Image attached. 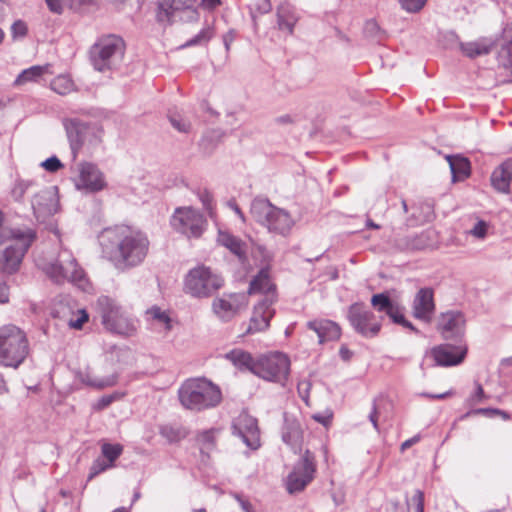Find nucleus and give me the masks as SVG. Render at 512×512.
I'll return each mask as SVG.
<instances>
[{
	"mask_svg": "<svg viewBox=\"0 0 512 512\" xmlns=\"http://www.w3.org/2000/svg\"><path fill=\"white\" fill-rule=\"evenodd\" d=\"M103 254L120 270L140 265L149 250L147 236L128 226L105 229L100 237Z\"/></svg>",
	"mask_w": 512,
	"mask_h": 512,
	"instance_id": "nucleus-1",
	"label": "nucleus"
},
{
	"mask_svg": "<svg viewBox=\"0 0 512 512\" xmlns=\"http://www.w3.org/2000/svg\"><path fill=\"white\" fill-rule=\"evenodd\" d=\"M181 405L191 411L217 407L222 401L220 388L206 378H190L178 390Z\"/></svg>",
	"mask_w": 512,
	"mask_h": 512,
	"instance_id": "nucleus-2",
	"label": "nucleus"
},
{
	"mask_svg": "<svg viewBox=\"0 0 512 512\" xmlns=\"http://www.w3.org/2000/svg\"><path fill=\"white\" fill-rule=\"evenodd\" d=\"M63 126L74 157L81 151L92 154L102 147L104 129L100 124L68 118L63 120Z\"/></svg>",
	"mask_w": 512,
	"mask_h": 512,
	"instance_id": "nucleus-3",
	"label": "nucleus"
},
{
	"mask_svg": "<svg viewBox=\"0 0 512 512\" xmlns=\"http://www.w3.org/2000/svg\"><path fill=\"white\" fill-rule=\"evenodd\" d=\"M42 269L56 283L67 280L85 292L91 287L84 270L78 265L72 252L67 249L60 250L56 260L46 264Z\"/></svg>",
	"mask_w": 512,
	"mask_h": 512,
	"instance_id": "nucleus-4",
	"label": "nucleus"
},
{
	"mask_svg": "<svg viewBox=\"0 0 512 512\" xmlns=\"http://www.w3.org/2000/svg\"><path fill=\"white\" fill-rule=\"evenodd\" d=\"M252 217L266 227L269 232L286 236L290 233L295 224L290 213L282 208L276 207L269 200L255 198L250 207Z\"/></svg>",
	"mask_w": 512,
	"mask_h": 512,
	"instance_id": "nucleus-5",
	"label": "nucleus"
},
{
	"mask_svg": "<svg viewBox=\"0 0 512 512\" xmlns=\"http://www.w3.org/2000/svg\"><path fill=\"white\" fill-rule=\"evenodd\" d=\"M29 354V342L23 330L15 325L0 328V364L17 368Z\"/></svg>",
	"mask_w": 512,
	"mask_h": 512,
	"instance_id": "nucleus-6",
	"label": "nucleus"
},
{
	"mask_svg": "<svg viewBox=\"0 0 512 512\" xmlns=\"http://www.w3.org/2000/svg\"><path fill=\"white\" fill-rule=\"evenodd\" d=\"M35 238L36 233L31 228L12 229L7 244L0 254V268L8 273L14 272Z\"/></svg>",
	"mask_w": 512,
	"mask_h": 512,
	"instance_id": "nucleus-7",
	"label": "nucleus"
},
{
	"mask_svg": "<svg viewBox=\"0 0 512 512\" xmlns=\"http://www.w3.org/2000/svg\"><path fill=\"white\" fill-rule=\"evenodd\" d=\"M125 53L124 41L115 35L99 39L90 50L93 67L100 72L116 69Z\"/></svg>",
	"mask_w": 512,
	"mask_h": 512,
	"instance_id": "nucleus-8",
	"label": "nucleus"
},
{
	"mask_svg": "<svg viewBox=\"0 0 512 512\" xmlns=\"http://www.w3.org/2000/svg\"><path fill=\"white\" fill-rule=\"evenodd\" d=\"M97 308L104 327L115 334L131 336L136 332L135 321L111 298L101 296Z\"/></svg>",
	"mask_w": 512,
	"mask_h": 512,
	"instance_id": "nucleus-9",
	"label": "nucleus"
},
{
	"mask_svg": "<svg viewBox=\"0 0 512 512\" xmlns=\"http://www.w3.org/2000/svg\"><path fill=\"white\" fill-rule=\"evenodd\" d=\"M224 286V279L209 267L191 269L184 280V291L194 298H209Z\"/></svg>",
	"mask_w": 512,
	"mask_h": 512,
	"instance_id": "nucleus-10",
	"label": "nucleus"
},
{
	"mask_svg": "<svg viewBox=\"0 0 512 512\" xmlns=\"http://www.w3.org/2000/svg\"><path fill=\"white\" fill-rule=\"evenodd\" d=\"M170 224L174 231L187 238H199L206 228L207 221L200 211L185 206L175 209Z\"/></svg>",
	"mask_w": 512,
	"mask_h": 512,
	"instance_id": "nucleus-11",
	"label": "nucleus"
},
{
	"mask_svg": "<svg viewBox=\"0 0 512 512\" xmlns=\"http://www.w3.org/2000/svg\"><path fill=\"white\" fill-rule=\"evenodd\" d=\"M290 371L289 358L280 352L260 357L254 366V374L268 381L284 385Z\"/></svg>",
	"mask_w": 512,
	"mask_h": 512,
	"instance_id": "nucleus-12",
	"label": "nucleus"
},
{
	"mask_svg": "<svg viewBox=\"0 0 512 512\" xmlns=\"http://www.w3.org/2000/svg\"><path fill=\"white\" fill-rule=\"evenodd\" d=\"M249 305V297L245 292L223 293L213 299L211 310L222 322H229L245 311Z\"/></svg>",
	"mask_w": 512,
	"mask_h": 512,
	"instance_id": "nucleus-13",
	"label": "nucleus"
},
{
	"mask_svg": "<svg viewBox=\"0 0 512 512\" xmlns=\"http://www.w3.org/2000/svg\"><path fill=\"white\" fill-rule=\"evenodd\" d=\"M316 466L313 454L306 450L294 465L286 480V488L290 494L298 493L313 480Z\"/></svg>",
	"mask_w": 512,
	"mask_h": 512,
	"instance_id": "nucleus-14",
	"label": "nucleus"
},
{
	"mask_svg": "<svg viewBox=\"0 0 512 512\" xmlns=\"http://www.w3.org/2000/svg\"><path fill=\"white\" fill-rule=\"evenodd\" d=\"M348 320L357 333L367 338L375 337L381 329V320L361 303L349 307Z\"/></svg>",
	"mask_w": 512,
	"mask_h": 512,
	"instance_id": "nucleus-15",
	"label": "nucleus"
},
{
	"mask_svg": "<svg viewBox=\"0 0 512 512\" xmlns=\"http://www.w3.org/2000/svg\"><path fill=\"white\" fill-rule=\"evenodd\" d=\"M75 187L85 193H97L107 187V181L100 168L91 162H81L78 165V176Z\"/></svg>",
	"mask_w": 512,
	"mask_h": 512,
	"instance_id": "nucleus-16",
	"label": "nucleus"
},
{
	"mask_svg": "<svg viewBox=\"0 0 512 512\" xmlns=\"http://www.w3.org/2000/svg\"><path fill=\"white\" fill-rule=\"evenodd\" d=\"M233 434L238 436L251 449L260 446V433L257 420L247 412H241L232 422Z\"/></svg>",
	"mask_w": 512,
	"mask_h": 512,
	"instance_id": "nucleus-17",
	"label": "nucleus"
},
{
	"mask_svg": "<svg viewBox=\"0 0 512 512\" xmlns=\"http://www.w3.org/2000/svg\"><path fill=\"white\" fill-rule=\"evenodd\" d=\"M31 205L37 220L41 222L46 221V219L55 214L58 209L56 187L39 190L33 196Z\"/></svg>",
	"mask_w": 512,
	"mask_h": 512,
	"instance_id": "nucleus-18",
	"label": "nucleus"
},
{
	"mask_svg": "<svg viewBox=\"0 0 512 512\" xmlns=\"http://www.w3.org/2000/svg\"><path fill=\"white\" fill-rule=\"evenodd\" d=\"M467 353L464 344H441L431 350V355L438 366H456L463 362Z\"/></svg>",
	"mask_w": 512,
	"mask_h": 512,
	"instance_id": "nucleus-19",
	"label": "nucleus"
},
{
	"mask_svg": "<svg viewBox=\"0 0 512 512\" xmlns=\"http://www.w3.org/2000/svg\"><path fill=\"white\" fill-rule=\"evenodd\" d=\"M274 299L270 296L267 299H262L254 307L253 313L250 319V324L246 330V333L252 334L266 330L270 325V320L275 314V310L272 308Z\"/></svg>",
	"mask_w": 512,
	"mask_h": 512,
	"instance_id": "nucleus-20",
	"label": "nucleus"
},
{
	"mask_svg": "<svg viewBox=\"0 0 512 512\" xmlns=\"http://www.w3.org/2000/svg\"><path fill=\"white\" fill-rule=\"evenodd\" d=\"M464 315L459 311L442 313L438 320V330L445 339H457L463 336L465 329Z\"/></svg>",
	"mask_w": 512,
	"mask_h": 512,
	"instance_id": "nucleus-21",
	"label": "nucleus"
},
{
	"mask_svg": "<svg viewBox=\"0 0 512 512\" xmlns=\"http://www.w3.org/2000/svg\"><path fill=\"white\" fill-rule=\"evenodd\" d=\"M196 2L197 0H163L159 6L158 20L173 23L182 19L180 14L184 11L197 14L194 10Z\"/></svg>",
	"mask_w": 512,
	"mask_h": 512,
	"instance_id": "nucleus-22",
	"label": "nucleus"
},
{
	"mask_svg": "<svg viewBox=\"0 0 512 512\" xmlns=\"http://www.w3.org/2000/svg\"><path fill=\"white\" fill-rule=\"evenodd\" d=\"M435 310L433 291L430 288L420 289L413 301V314L417 319L430 322Z\"/></svg>",
	"mask_w": 512,
	"mask_h": 512,
	"instance_id": "nucleus-23",
	"label": "nucleus"
},
{
	"mask_svg": "<svg viewBox=\"0 0 512 512\" xmlns=\"http://www.w3.org/2000/svg\"><path fill=\"white\" fill-rule=\"evenodd\" d=\"M76 377L84 385L99 390L115 386L118 382L117 373L101 377L94 375L89 368L77 371Z\"/></svg>",
	"mask_w": 512,
	"mask_h": 512,
	"instance_id": "nucleus-24",
	"label": "nucleus"
},
{
	"mask_svg": "<svg viewBox=\"0 0 512 512\" xmlns=\"http://www.w3.org/2000/svg\"><path fill=\"white\" fill-rule=\"evenodd\" d=\"M255 293H262L264 295L263 299H267L272 296L274 303L276 302V287L272 283L267 269L260 270L259 273L251 280L247 294Z\"/></svg>",
	"mask_w": 512,
	"mask_h": 512,
	"instance_id": "nucleus-25",
	"label": "nucleus"
},
{
	"mask_svg": "<svg viewBox=\"0 0 512 512\" xmlns=\"http://www.w3.org/2000/svg\"><path fill=\"white\" fill-rule=\"evenodd\" d=\"M308 328L313 330L320 344L339 339L341 335L340 327L330 320H315L308 322Z\"/></svg>",
	"mask_w": 512,
	"mask_h": 512,
	"instance_id": "nucleus-26",
	"label": "nucleus"
},
{
	"mask_svg": "<svg viewBox=\"0 0 512 512\" xmlns=\"http://www.w3.org/2000/svg\"><path fill=\"white\" fill-rule=\"evenodd\" d=\"M453 182L462 181L470 175V162L459 155H447Z\"/></svg>",
	"mask_w": 512,
	"mask_h": 512,
	"instance_id": "nucleus-27",
	"label": "nucleus"
},
{
	"mask_svg": "<svg viewBox=\"0 0 512 512\" xmlns=\"http://www.w3.org/2000/svg\"><path fill=\"white\" fill-rule=\"evenodd\" d=\"M297 21L298 16L291 5L282 4L277 8V24L280 30L292 34Z\"/></svg>",
	"mask_w": 512,
	"mask_h": 512,
	"instance_id": "nucleus-28",
	"label": "nucleus"
},
{
	"mask_svg": "<svg viewBox=\"0 0 512 512\" xmlns=\"http://www.w3.org/2000/svg\"><path fill=\"white\" fill-rule=\"evenodd\" d=\"M493 46L494 42L486 38L472 42L460 43L462 53L469 58L487 55L490 53Z\"/></svg>",
	"mask_w": 512,
	"mask_h": 512,
	"instance_id": "nucleus-29",
	"label": "nucleus"
},
{
	"mask_svg": "<svg viewBox=\"0 0 512 512\" xmlns=\"http://www.w3.org/2000/svg\"><path fill=\"white\" fill-rule=\"evenodd\" d=\"M302 429L297 421H286L283 431L282 439L294 451L300 448L302 443Z\"/></svg>",
	"mask_w": 512,
	"mask_h": 512,
	"instance_id": "nucleus-30",
	"label": "nucleus"
},
{
	"mask_svg": "<svg viewBox=\"0 0 512 512\" xmlns=\"http://www.w3.org/2000/svg\"><path fill=\"white\" fill-rule=\"evenodd\" d=\"M217 241L220 245L229 249L239 259H244L246 255L245 244L234 235L227 231L219 230Z\"/></svg>",
	"mask_w": 512,
	"mask_h": 512,
	"instance_id": "nucleus-31",
	"label": "nucleus"
},
{
	"mask_svg": "<svg viewBox=\"0 0 512 512\" xmlns=\"http://www.w3.org/2000/svg\"><path fill=\"white\" fill-rule=\"evenodd\" d=\"M226 358L239 369H247L254 374V366H256V361L252 358L250 353L240 349H235L227 353Z\"/></svg>",
	"mask_w": 512,
	"mask_h": 512,
	"instance_id": "nucleus-32",
	"label": "nucleus"
},
{
	"mask_svg": "<svg viewBox=\"0 0 512 512\" xmlns=\"http://www.w3.org/2000/svg\"><path fill=\"white\" fill-rule=\"evenodd\" d=\"M50 65H35L23 70L15 80L16 85H23L28 82H37L45 73L48 72Z\"/></svg>",
	"mask_w": 512,
	"mask_h": 512,
	"instance_id": "nucleus-33",
	"label": "nucleus"
},
{
	"mask_svg": "<svg viewBox=\"0 0 512 512\" xmlns=\"http://www.w3.org/2000/svg\"><path fill=\"white\" fill-rule=\"evenodd\" d=\"M214 34L215 32L213 26L207 24L200 30L198 34L181 45V48L205 45L213 38Z\"/></svg>",
	"mask_w": 512,
	"mask_h": 512,
	"instance_id": "nucleus-34",
	"label": "nucleus"
},
{
	"mask_svg": "<svg viewBox=\"0 0 512 512\" xmlns=\"http://www.w3.org/2000/svg\"><path fill=\"white\" fill-rule=\"evenodd\" d=\"M511 180L512 178L506 175L501 166L495 169L491 175V183L493 187L503 193H507L509 191Z\"/></svg>",
	"mask_w": 512,
	"mask_h": 512,
	"instance_id": "nucleus-35",
	"label": "nucleus"
},
{
	"mask_svg": "<svg viewBox=\"0 0 512 512\" xmlns=\"http://www.w3.org/2000/svg\"><path fill=\"white\" fill-rule=\"evenodd\" d=\"M51 89L59 95H67L74 90V83L67 75H60L51 82Z\"/></svg>",
	"mask_w": 512,
	"mask_h": 512,
	"instance_id": "nucleus-36",
	"label": "nucleus"
},
{
	"mask_svg": "<svg viewBox=\"0 0 512 512\" xmlns=\"http://www.w3.org/2000/svg\"><path fill=\"white\" fill-rule=\"evenodd\" d=\"M160 434L162 437L167 439L168 442L174 443L178 442L181 439L185 438L187 432L182 427L172 426V425H164L160 428Z\"/></svg>",
	"mask_w": 512,
	"mask_h": 512,
	"instance_id": "nucleus-37",
	"label": "nucleus"
},
{
	"mask_svg": "<svg viewBox=\"0 0 512 512\" xmlns=\"http://www.w3.org/2000/svg\"><path fill=\"white\" fill-rule=\"evenodd\" d=\"M371 304L377 311L384 312L386 315L392 313V308L395 306L390 298L384 293L373 295Z\"/></svg>",
	"mask_w": 512,
	"mask_h": 512,
	"instance_id": "nucleus-38",
	"label": "nucleus"
},
{
	"mask_svg": "<svg viewBox=\"0 0 512 512\" xmlns=\"http://www.w3.org/2000/svg\"><path fill=\"white\" fill-rule=\"evenodd\" d=\"M123 446L120 444L104 443L101 446V453L108 463L114 466L116 459L122 454Z\"/></svg>",
	"mask_w": 512,
	"mask_h": 512,
	"instance_id": "nucleus-39",
	"label": "nucleus"
},
{
	"mask_svg": "<svg viewBox=\"0 0 512 512\" xmlns=\"http://www.w3.org/2000/svg\"><path fill=\"white\" fill-rule=\"evenodd\" d=\"M34 185L35 183L32 180L18 179L11 190V196L15 201L20 202L23 200L26 191Z\"/></svg>",
	"mask_w": 512,
	"mask_h": 512,
	"instance_id": "nucleus-40",
	"label": "nucleus"
},
{
	"mask_svg": "<svg viewBox=\"0 0 512 512\" xmlns=\"http://www.w3.org/2000/svg\"><path fill=\"white\" fill-rule=\"evenodd\" d=\"M168 119L173 128L178 132L188 133L191 129V123L177 112L170 113Z\"/></svg>",
	"mask_w": 512,
	"mask_h": 512,
	"instance_id": "nucleus-41",
	"label": "nucleus"
},
{
	"mask_svg": "<svg viewBox=\"0 0 512 512\" xmlns=\"http://www.w3.org/2000/svg\"><path fill=\"white\" fill-rule=\"evenodd\" d=\"M499 62L511 72L509 82H512V42L502 46L499 52Z\"/></svg>",
	"mask_w": 512,
	"mask_h": 512,
	"instance_id": "nucleus-42",
	"label": "nucleus"
},
{
	"mask_svg": "<svg viewBox=\"0 0 512 512\" xmlns=\"http://www.w3.org/2000/svg\"><path fill=\"white\" fill-rule=\"evenodd\" d=\"M147 314H149L152 319L157 320L159 323L163 324L165 326L166 330H170L171 324H170V317L167 315L166 312L162 311L158 307H152L147 311Z\"/></svg>",
	"mask_w": 512,
	"mask_h": 512,
	"instance_id": "nucleus-43",
	"label": "nucleus"
},
{
	"mask_svg": "<svg viewBox=\"0 0 512 512\" xmlns=\"http://www.w3.org/2000/svg\"><path fill=\"white\" fill-rule=\"evenodd\" d=\"M123 397L122 393L114 392L109 395L102 396L93 406L95 410H103L107 408L111 403H113L116 400H119Z\"/></svg>",
	"mask_w": 512,
	"mask_h": 512,
	"instance_id": "nucleus-44",
	"label": "nucleus"
},
{
	"mask_svg": "<svg viewBox=\"0 0 512 512\" xmlns=\"http://www.w3.org/2000/svg\"><path fill=\"white\" fill-rule=\"evenodd\" d=\"M401 8L408 13L419 12L426 4L427 0H398Z\"/></svg>",
	"mask_w": 512,
	"mask_h": 512,
	"instance_id": "nucleus-45",
	"label": "nucleus"
},
{
	"mask_svg": "<svg viewBox=\"0 0 512 512\" xmlns=\"http://www.w3.org/2000/svg\"><path fill=\"white\" fill-rule=\"evenodd\" d=\"M388 316L392 319V321L396 324H400L406 328H409L413 331H417L415 327L412 325L411 322L407 321L403 315V313L400 311L398 306H394L392 308V313H389Z\"/></svg>",
	"mask_w": 512,
	"mask_h": 512,
	"instance_id": "nucleus-46",
	"label": "nucleus"
},
{
	"mask_svg": "<svg viewBox=\"0 0 512 512\" xmlns=\"http://www.w3.org/2000/svg\"><path fill=\"white\" fill-rule=\"evenodd\" d=\"M111 467H113L111 465V463H108L106 460L101 459V458L96 459L93 462L92 466L90 467L88 479L89 480L93 479L95 476H97L101 472L106 471L107 469H109Z\"/></svg>",
	"mask_w": 512,
	"mask_h": 512,
	"instance_id": "nucleus-47",
	"label": "nucleus"
},
{
	"mask_svg": "<svg viewBox=\"0 0 512 512\" xmlns=\"http://www.w3.org/2000/svg\"><path fill=\"white\" fill-rule=\"evenodd\" d=\"M488 224L483 220H478L469 233L478 239H484L487 234Z\"/></svg>",
	"mask_w": 512,
	"mask_h": 512,
	"instance_id": "nucleus-48",
	"label": "nucleus"
},
{
	"mask_svg": "<svg viewBox=\"0 0 512 512\" xmlns=\"http://www.w3.org/2000/svg\"><path fill=\"white\" fill-rule=\"evenodd\" d=\"M215 431L214 430H206L199 434L198 441L204 446V448L209 449L214 445Z\"/></svg>",
	"mask_w": 512,
	"mask_h": 512,
	"instance_id": "nucleus-49",
	"label": "nucleus"
},
{
	"mask_svg": "<svg viewBox=\"0 0 512 512\" xmlns=\"http://www.w3.org/2000/svg\"><path fill=\"white\" fill-rule=\"evenodd\" d=\"M311 389V383L308 380H302L298 383L297 390L300 398L309 405V394Z\"/></svg>",
	"mask_w": 512,
	"mask_h": 512,
	"instance_id": "nucleus-50",
	"label": "nucleus"
},
{
	"mask_svg": "<svg viewBox=\"0 0 512 512\" xmlns=\"http://www.w3.org/2000/svg\"><path fill=\"white\" fill-rule=\"evenodd\" d=\"M41 166L49 172H56L62 167V163L56 156H52L42 162Z\"/></svg>",
	"mask_w": 512,
	"mask_h": 512,
	"instance_id": "nucleus-51",
	"label": "nucleus"
},
{
	"mask_svg": "<svg viewBox=\"0 0 512 512\" xmlns=\"http://www.w3.org/2000/svg\"><path fill=\"white\" fill-rule=\"evenodd\" d=\"M333 413L330 410H326L323 413H315L312 415V418L318 423L328 426L332 421Z\"/></svg>",
	"mask_w": 512,
	"mask_h": 512,
	"instance_id": "nucleus-52",
	"label": "nucleus"
},
{
	"mask_svg": "<svg viewBox=\"0 0 512 512\" xmlns=\"http://www.w3.org/2000/svg\"><path fill=\"white\" fill-rule=\"evenodd\" d=\"M236 37H237V32L234 29H230L223 35L222 40H223V44H224V47H225V50L227 53H229L231 45L234 42V40L236 39Z\"/></svg>",
	"mask_w": 512,
	"mask_h": 512,
	"instance_id": "nucleus-53",
	"label": "nucleus"
},
{
	"mask_svg": "<svg viewBox=\"0 0 512 512\" xmlns=\"http://www.w3.org/2000/svg\"><path fill=\"white\" fill-rule=\"evenodd\" d=\"M411 501L416 505V512H424V493L421 490H416Z\"/></svg>",
	"mask_w": 512,
	"mask_h": 512,
	"instance_id": "nucleus-54",
	"label": "nucleus"
},
{
	"mask_svg": "<svg viewBox=\"0 0 512 512\" xmlns=\"http://www.w3.org/2000/svg\"><path fill=\"white\" fill-rule=\"evenodd\" d=\"M380 413V406L377 404V401L375 400L373 402V406H372V410L371 412L369 413V420L370 422L372 423L373 427L379 431V428H378V415Z\"/></svg>",
	"mask_w": 512,
	"mask_h": 512,
	"instance_id": "nucleus-55",
	"label": "nucleus"
},
{
	"mask_svg": "<svg viewBox=\"0 0 512 512\" xmlns=\"http://www.w3.org/2000/svg\"><path fill=\"white\" fill-rule=\"evenodd\" d=\"M395 244L400 250H412L418 248L414 243V240H410L408 238L398 239Z\"/></svg>",
	"mask_w": 512,
	"mask_h": 512,
	"instance_id": "nucleus-56",
	"label": "nucleus"
},
{
	"mask_svg": "<svg viewBox=\"0 0 512 512\" xmlns=\"http://www.w3.org/2000/svg\"><path fill=\"white\" fill-rule=\"evenodd\" d=\"M11 29L14 36H24L27 33L26 24L20 20L14 22Z\"/></svg>",
	"mask_w": 512,
	"mask_h": 512,
	"instance_id": "nucleus-57",
	"label": "nucleus"
},
{
	"mask_svg": "<svg viewBox=\"0 0 512 512\" xmlns=\"http://www.w3.org/2000/svg\"><path fill=\"white\" fill-rule=\"evenodd\" d=\"M49 9L55 13H61L63 7L67 5L64 0H46Z\"/></svg>",
	"mask_w": 512,
	"mask_h": 512,
	"instance_id": "nucleus-58",
	"label": "nucleus"
},
{
	"mask_svg": "<svg viewBox=\"0 0 512 512\" xmlns=\"http://www.w3.org/2000/svg\"><path fill=\"white\" fill-rule=\"evenodd\" d=\"M199 199L201 201V203L203 204V206L208 210L210 211L211 210V205H212V195L210 194V192L208 191H203L199 194Z\"/></svg>",
	"mask_w": 512,
	"mask_h": 512,
	"instance_id": "nucleus-59",
	"label": "nucleus"
},
{
	"mask_svg": "<svg viewBox=\"0 0 512 512\" xmlns=\"http://www.w3.org/2000/svg\"><path fill=\"white\" fill-rule=\"evenodd\" d=\"M364 30L367 35L374 36L378 33L379 26L376 21L369 20L366 22Z\"/></svg>",
	"mask_w": 512,
	"mask_h": 512,
	"instance_id": "nucleus-60",
	"label": "nucleus"
},
{
	"mask_svg": "<svg viewBox=\"0 0 512 512\" xmlns=\"http://www.w3.org/2000/svg\"><path fill=\"white\" fill-rule=\"evenodd\" d=\"M256 8L261 14H265L271 11L272 5L270 0H259Z\"/></svg>",
	"mask_w": 512,
	"mask_h": 512,
	"instance_id": "nucleus-61",
	"label": "nucleus"
},
{
	"mask_svg": "<svg viewBox=\"0 0 512 512\" xmlns=\"http://www.w3.org/2000/svg\"><path fill=\"white\" fill-rule=\"evenodd\" d=\"M87 320L88 315L84 311H82V315L79 318L70 321V326L75 329H80L83 323L86 322Z\"/></svg>",
	"mask_w": 512,
	"mask_h": 512,
	"instance_id": "nucleus-62",
	"label": "nucleus"
},
{
	"mask_svg": "<svg viewBox=\"0 0 512 512\" xmlns=\"http://www.w3.org/2000/svg\"><path fill=\"white\" fill-rule=\"evenodd\" d=\"M234 497L244 512H251V504L249 503L248 500L244 499L238 494H235Z\"/></svg>",
	"mask_w": 512,
	"mask_h": 512,
	"instance_id": "nucleus-63",
	"label": "nucleus"
},
{
	"mask_svg": "<svg viewBox=\"0 0 512 512\" xmlns=\"http://www.w3.org/2000/svg\"><path fill=\"white\" fill-rule=\"evenodd\" d=\"M500 166L505 171L506 175L512 178V158L506 160Z\"/></svg>",
	"mask_w": 512,
	"mask_h": 512,
	"instance_id": "nucleus-64",
	"label": "nucleus"
}]
</instances>
